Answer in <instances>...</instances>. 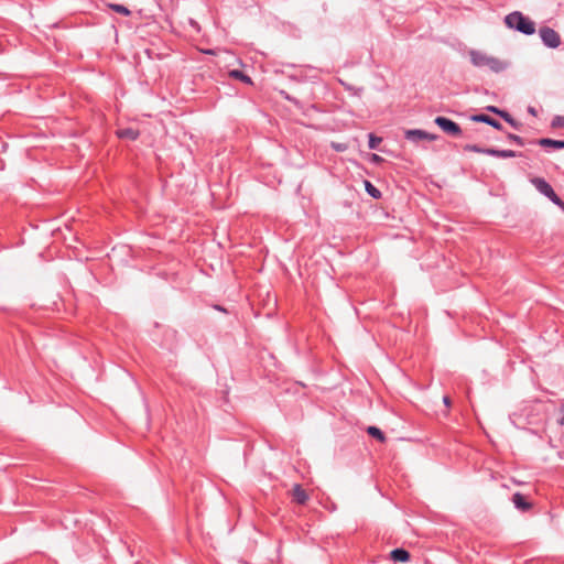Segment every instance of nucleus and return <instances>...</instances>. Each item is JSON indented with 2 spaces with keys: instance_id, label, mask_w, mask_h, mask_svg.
<instances>
[{
  "instance_id": "obj_1",
  "label": "nucleus",
  "mask_w": 564,
  "mask_h": 564,
  "mask_svg": "<svg viewBox=\"0 0 564 564\" xmlns=\"http://www.w3.org/2000/svg\"><path fill=\"white\" fill-rule=\"evenodd\" d=\"M468 55L474 66L480 68L487 67L494 73H500L509 66L507 61L492 56L484 51L470 50Z\"/></svg>"
},
{
  "instance_id": "obj_2",
  "label": "nucleus",
  "mask_w": 564,
  "mask_h": 564,
  "mask_svg": "<svg viewBox=\"0 0 564 564\" xmlns=\"http://www.w3.org/2000/svg\"><path fill=\"white\" fill-rule=\"evenodd\" d=\"M505 22L508 28L516 29L527 35H531L535 32V23L519 11L508 14Z\"/></svg>"
},
{
  "instance_id": "obj_3",
  "label": "nucleus",
  "mask_w": 564,
  "mask_h": 564,
  "mask_svg": "<svg viewBox=\"0 0 564 564\" xmlns=\"http://www.w3.org/2000/svg\"><path fill=\"white\" fill-rule=\"evenodd\" d=\"M533 185L539 189L542 194L549 197L554 204L564 209V202L555 194L551 185L545 182L541 177H535L532 180Z\"/></svg>"
},
{
  "instance_id": "obj_4",
  "label": "nucleus",
  "mask_w": 564,
  "mask_h": 564,
  "mask_svg": "<svg viewBox=\"0 0 564 564\" xmlns=\"http://www.w3.org/2000/svg\"><path fill=\"white\" fill-rule=\"evenodd\" d=\"M540 36L543 43L552 48L557 47L561 43L558 33L549 26H543L540 29Z\"/></svg>"
},
{
  "instance_id": "obj_5",
  "label": "nucleus",
  "mask_w": 564,
  "mask_h": 564,
  "mask_svg": "<svg viewBox=\"0 0 564 564\" xmlns=\"http://www.w3.org/2000/svg\"><path fill=\"white\" fill-rule=\"evenodd\" d=\"M435 123L444 132H446L448 134L458 135L462 132L460 127L456 122H454V121H452V120H449V119H447L445 117H436L435 118Z\"/></svg>"
},
{
  "instance_id": "obj_6",
  "label": "nucleus",
  "mask_w": 564,
  "mask_h": 564,
  "mask_svg": "<svg viewBox=\"0 0 564 564\" xmlns=\"http://www.w3.org/2000/svg\"><path fill=\"white\" fill-rule=\"evenodd\" d=\"M293 500L299 505H304L308 500V495L301 485L295 484L291 490Z\"/></svg>"
},
{
  "instance_id": "obj_7",
  "label": "nucleus",
  "mask_w": 564,
  "mask_h": 564,
  "mask_svg": "<svg viewBox=\"0 0 564 564\" xmlns=\"http://www.w3.org/2000/svg\"><path fill=\"white\" fill-rule=\"evenodd\" d=\"M390 557L395 562L405 563L410 560V553L404 549H395L391 551Z\"/></svg>"
},
{
  "instance_id": "obj_8",
  "label": "nucleus",
  "mask_w": 564,
  "mask_h": 564,
  "mask_svg": "<svg viewBox=\"0 0 564 564\" xmlns=\"http://www.w3.org/2000/svg\"><path fill=\"white\" fill-rule=\"evenodd\" d=\"M512 501L514 506L522 511H527L531 508V503L525 501L524 497L520 492L513 495Z\"/></svg>"
},
{
  "instance_id": "obj_9",
  "label": "nucleus",
  "mask_w": 564,
  "mask_h": 564,
  "mask_svg": "<svg viewBox=\"0 0 564 564\" xmlns=\"http://www.w3.org/2000/svg\"><path fill=\"white\" fill-rule=\"evenodd\" d=\"M406 138L408 139L416 138V139L435 140L436 135L429 134L427 132L422 131V130H409V131H406Z\"/></svg>"
},
{
  "instance_id": "obj_10",
  "label": "nucleus",
  "mask_w": 564,
  "mask_h": 564,
  "mask_svg": "<svg viewBox=\"0 0 564 564\" xmlns=\"http://www.w3.org/2000/svg\"><path fill=\"white\" fill-rule=\"evenodd\" d=\"M486 154L498 156V158H513L516 156V152L512 150H495V149H486Z\"/></svg>"
},
{
  "instance_id": "obj_11",
  "label": "nucleus",
  "mask_w": 564,
  "mask_h": 564,
  "mask_svg": "<svg viewBox=\"0 0 564 564\" xmlns=\"http://www.w3.org/2000/svg\"><path fill=\"white\" fill-rule=\"evenodd\" d=\"M117 135L121 139L135 140L139 137V131L131 128L120 129L117 131Z\"/></svg>"
},
{
  "instance_id": "obj_12",
  "label": "nucleus",
  "mask_w": 564,
  "mask_h": 564,
  "mask_svg": "<svg viewBox=\"0 0 564 564\" xmlns=\"http://www.w3.org/2000/svg\"><path fill=\"white\" fill-rule=\"evenodd\" d=\"M473 120L478 121V122H486L496 129H501V124L497 120H495L491 117L486 116V115L474 116Z\"/></svg>"
},
{
  "instance_id": "obj_13",
  "label": "nucleus",
  "mask_w": 564,
  "mask_h": 564,
  "mask_svg": "<svg viewBox=\"0 0 564 564\" xmlns=\"http://www.w3.org/2000/svg\"><path fill=\"white\" fill-rule=\"evenodd\" d=\"M539 144L542 147H552L555 149H564V141L552 139H540Z\"/></svg>"
},
{
  "instance_id": "obj_14",
  "label": "nucleus",
  "mask_w": 564,
  "mask_h": 564,
  "mask_svg": "<svg viewBox=\"0 0 564 564\" xmlns=\"http://www.w3.org/2000/svg\"><path fill=\"white\" fill-rule=\"evenodd\" d=\"M229 76L235 78V79H239V80H241V82H243V83H246L248 85H252L253 84L252 79L249 76L245 75L242 72L237 70V69L230 70L229 72Z\"/></svg>"
},
{
  "instance_id": "obj_15",
  "label": "nucleus",
  "mask_w": 564,
  "mask_h": 564,
  "mask_svg": "<svg viewBox=\"0 0 564 564\" xmlns=\"http://www.w3.org/2000/svg\"><path fill=\"white\" fill-rule=\"evenodd\" d=\"M367 433H368L370 436H372V437H375L376 440H378L379 442H381V443L386 442V436H384V434H383V433H382L378 427H376V426H369V427L367 429Z\"/></svg>"
},
{
  "instance_id": "obj_16",
  "label": "nucleus",
  "mask_w": 564,
  "mask_h": 564,
  "mask_svg": "<svg viewBox=\"0 0 564 564\" xmlns=\"http://www.w3.org/2000/svg\"><path fill=\"white\" fill-rule=\"evenodd\" d=\"M364 184H365V189H366V192H367L370 196H372V197H373V198H376V199H378V198H380V197H381V193H380V191H379L377 187H375V186H373L369 181H365V182H364Z\"/></svg>"
},
{
  "instance_id": "obj_17",
  "label": "nucleus",
  "mask_w": 564,
  "mask_h": 564,
  "mask_svg": "<svg viewBox=\"0 0 564 564\" xmlns=\"http://www.w3.org/2000/svg\"><path fill=\"white\" fill-rule=\"evenodd\" d=\"M109 7H110V9H112L117 13H120V14H123V15H129L130 14V10L128 8H126L124 6H121V4H110Z\"/></svg>"
},
{
  "instance_id": "obj_18",
  "label": "nucleus",
  "mask_w": 564,
  "mask_h": 564,
  "mask_svg": "<svg viewBox=\"0 0 564 564\" xmlns=\"http://www.w3.org/2000/svg\"><path fill=\"white\" fill-rule=\"evenodd\" d=\"M499 116L502 117L512 127L518 128L519 123L506 111H499Z\"/></svg>"
},
{
  "instance_id": "obj_19",
  "label": "nucleus",
  "mask_w": 564,
  "mask_h": 564,
  "mask_svg": "<svg viewBox=\"0 0 564 564\" xmlns=\"http://www.w3.org/2000/svg\"><path fill=\"white\" fill-rule=\"evenodd\" d=\"M382 139L379 137H376L375 134H369V148L376 149L380 143Z\"/></svg>"
},
{
  "instance_id": "obj_20",
  "label": "nucleus",
  "mask_w": 564,
  "mask_h": 564,
  "mask_svg": "<svg viewBox=\"0 0 564 564\" xmlns=\"http://www.w3.org/2000/svg\"><path fill=\"white\" fill-rule=\"evenodd\" d=\"M332 148L337 152H344L348 149L346 143L332 142Z\"/></svg>"
},
{
  "instance_id": "obj_21",
  "label": "nucleus",
  "mask_w": 564,
  "mask_h": 564,
  "mask_svg": "<svg viewBox=\"0 0 564 564\" xmlns=\"http://www.w3.org/2000/svg\"><path fill=\"white\" fill-rule=\"evenodd\" d=\"M464 150H465V151L478 152V153H486V150H482V149H480L479 147H477V145H471V144H466V145L464 147Z\"/></svg>"
},
{
  "instance_id": "obj_22",
  "label": "nucleus",
  "mask_w": 564,
  "mask_h": 564,
  "mask_svg": "<svg viewBox=\"0 0 564 564\" xmlns=\"http://www.w3.org/2000/svg\"><path fill=\"white\" fill-rule=\"evenodd\" d=\"M370 160H371V162H373L376 164H379L383 161V159L380 155L375 154V153L370 155Z\"/></svg>"
},
{
  "instance_id": "obj_23",
  "label": "nucleus",
  "mask_w": 564,
  "mask_h": 564,
  "mask_svg": "<svg viewBox=\"0 0 564 564\" xmlns=\"http://www.w3.org/2000/svg\"><path fill=\"white\" fill-rule=\"evenodd\" d=\"M508 138L514 142H517L518 144H523L522 139L516 134H509Z\"/></svg>"
},
{
  "instance_id": "obj_24",
  "label": "nucleus",
  "mask_w": 564,
  "mask_h": 564,
  "mask_svg": "<svg viewBox=\"0 0 564 564\" xmlns=\"http://www.w3.org/2000/svg\"><path fill=\"white\" fill-rule=\"evenodd\" d=\"M443 402L447 408H449L452 405V401H451L449 397H447V395L443 398Z\"/></svg>"
},
{
  "instance_id": "obj_25",
  "label": "nucleus",
  "mask_w": 564,
  "mask_h": 564,
  "mask_svg": "<svg viewBox=\"0 0 564 564\" xmlns=\"http://www.w3.org/2000/svg\"><path fill=\"white\" fill-rule=\"evenodd\" d=\"M554 124L564 126V118H557Z\"/></svg>"
},
{
  "instance_id": "obj_26",
  "label": "nucleus",
  "mask_w": 564,
  "mask_h": 564,
  "mask_svg": "<svg viewBox=\"0 0 564 564\" xmlns=\"http://www.w3.org/2000/svg\"><path fill=\"white\" fill-rule=\"evenodd\" d=\"M488 110H489V111H491V112H495V113H497V115H499V111H500L498 108L492 107V106H491V107H488Z\"/></svg>"
},
{
  "instance_id": "obj_27",
  "label": "nucleus",
  "mask_w": 564,
  "mask_h": 564,
  "mask_svg": "<svg viewBox=\"0 0 564 564\" xmlns=\"http://www.w3.org/2000/svg\"><path fill=\"white\" fill-rule=\"evenodd\" d=\"M529 112H530L531 115H533V116H535V115H536L535 109H534V108H532V107H530V108H529Z\"/></svg>"
},
{
  "instance_id": "obj_28",
  "label": "nucleus",
  "mask_w": 564,
  "mask_h": 564,
  "mask_svg": "<svg viewBox=\"0 0 564 564\" xmlns=\"http://www.w3.org/2000/svg\"><path fill=\"white\" fill-rule=\"evenodd\" d=\"M204 53L206 54H215V52L213 50H206V51H203Z\"/></svg>"
}]
</instances>
